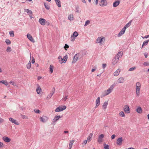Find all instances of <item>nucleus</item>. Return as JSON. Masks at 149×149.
Listing matches in <instances>:
<instances>
[{
    "label": "nucleus",
    "mask_w": 149,
    "mask_h": 149,
    "mask_svg": "<svg viewBox=\"0 0 149 149\" xmlns=\"http://www.w3.org/2000/svg\"><path fill=\"white\" fill-rule=\"evenodd\" d=\"M114 86V84L111 85L107 90L104 91L102 94L101 97L108 95L111 93L113 89Z\"/></svg>",
    "instance_id": "nucleus-1"
},
{
    "label": "nucleus",
    "mask_w": 149,
    "mask_h": 149,
    "mask_svg": "<svg viewBox=\"0 0 149 149\" xmlns=\"http://www.w3.org/2000/svg\"><path fill=\"white\" fill-rule=\"evenodd\" d=\"M105 40L104 37L101 36L98 37L96 40L95 42L96 43L100 44L101 45L104 43Z\"/></svg>",
    "instance_id": "nucleus-2"
},
{
    "label": "nucleus",
    "mask_w": 149,
    "mask_h": 149,
    "mask_svg": "<svg viewBox=\"0 0 149 149\" xmlns=\"http://www.w3.org/2000/svg\"><path fill=\"white\" fill-rule=\"evenodd\" d=\"M136 94L138 96L140 95V89L141 88V84L139 82H137L135 85Z\"/></svg>",
    "instance_id": "nucleus-3"
},
{
    "label": "nucleus",
    "mask_w": 149,
    "mask_h": 149,
    "mask_svg": "<svg viewBox=\"0 0 149 149\" xmlns=\"http://www.w3.org/2000/svg\"><path fill=\"white\" fill-rule=\"evenodd\" d=\"M78 33L77 31L74 32L71 36L70 38L71 41H74L75 38L78 36Z\"/></svg>",
    "instance_id": "nucleus-4"
},
{
    "label": "nucleus",
    "mask_w": 149,
    "mask_h": 149,
    "mask_svg": "<svg viewBox=\"0 0 149 149\" xmlns=\"http://www.w3.org/2000/svg\"><path fill=\"white\" fill-rule=\"evenodd\" d=\"M66 108V106H61L57 107L55 109V111L56 112L61 111L65 109Z\"/></svg>",
    "instance_id": "nucleus-5"
},
{
    "label": "nucleus",
    "mask_w": 149,
    "mask_h": 149,
    "mask_svg": "<svg viewBox=\"0 0 149 149\" xmlns=\"http://www.w3.org/2000/svg\"><path fill=\"white\" fill-rule=\"evenodd\" d=\"M123 110L124 112L126 113H130V110L129 107L127 105H125L124 106Z\"/></svg>",
    "instance_id": "nucleus-6"
},
{
    "label": "nucleus",
    "mask_w": 149,
    "mask_h": 149,
    "mask_svg": "<svg viewBox=\"0 0 149 149\" xmlns=\"http://www.w3.org/2000/svg\"><path fill=\"white\" fill-rule=\"evenodd\" d=\"M100 5L102 7L106 6L107 5V2L106 0H101L100 1Z\"/></svg>",
    "instance_id": "nucleus-7"
},
{
    "label": "nucleus",
    "mask_w": 149,
    "mask_h": 149,
    "mask_svg": "<svg viewBox=\"0 0 149 149\" xmlns=\"http://www.w3.org/2000/svg\"><path fill=\"white\" fill-rule=\"evenodd\" d=\"M104 136V135L103 134H101L98 136L97 141L99 143H101L102 142Z\"/></svg>",
    "instance_id": "nucleus-8"
},
{
    "label": "nucleus",
    "mask_w": 149,
    "mask_h": 149,
    "mask_svg": "<svg viewBox=\"0 0 149 149\" xmlns=\"http://www.w3.org/2000/svg\"><path fill=\"white\" fill-rule=\"evenodd\" d=\"M40 121L43 122L45 123L48 120V118L45 116H43L40 118Z\"/></svg>",
    "instance_id": "nucleus-9"
},
{
    "label": "nucleus",
    "mask_w": 149,
    "mask_h": 149,
    "mask_svg": "<svg viewBox=\"0 0 149 149\" xmlns=\"http://www.w3.org/2000/svg\"><path fill=\"white\" fill-rule=\"evenodd\" d=\"M39 22L42 25H45L46 23H47V21L45 19L43 18H40L39 20Z\"/></svg>",
    "instance_id": "nucleus-10"
},
{
    "label": "nucleus",
    "mask_w": 149,
    "mask_h": 149,
    "mask_svg": "<svg viewBox=\"0 0 149 149\" xmlns=\"http://www.w3.org/2000/svg\"><path fill=\"white\" fill-rule=\"evenodd\" d=\"M79 56V54H76L74 56L73 59L72 61V63H75L76 62V61H77V60L78 59Z\"/></svg>",
    "instance_id": "nucleus-11"
},
{
    "label": "nucleus",
    "mask_w": 149,
    "mask_h": 149,
    "mask_svg": "<svg viewBox=\"0 0 149 149\" xmlns=\"http://www.w3.org/2000/svg\"><path fill=\"white\" fill-rule=\"evenodd\" d=\"M2 139L3 141L6 143H9L10 141L11 140V139L10 138L6 136H4L2 138Z\"/></svg>",
    "instance_id": "nucleus-12"
},
{
    "label": "nucleus",
    "mask_w": 149,
    "mask_h": 149,
    "mask_svg": "<svg viewBox=\"0 0 149 149\" xmlns=\"http://www.w3.org/2000/svg\"><path fill=\"white\" fill-rule=\"evenodd\" d=\"M125 81V79L123 77H120L117 80L118 84L123 83Z\"/></svg>",
    "instance_id": "nucleus-13"
},
{
    "label": "nucleus",
    "mask_w": 149,
    "mask_h": 149,
    "mask_svg": "<svg viewBox=\"0 0 149 149\" xmlns=\"http://www.w3.org/2000/svg\"><path fill=\"white\" fill-rule=\"evenodd\" d=\"M123 139L122 137H120L117 140V144L118 145H121L122 144Z\"/></svg>",
    "instance_id": "nucleus-14"
},
{
    "label": "nucleus",
    "mask_w": 149,
    "mask_h": 149,
    "mask_svg": "<svg viewBox=\"0 0 149 149\" xmlns=\"http://www.w3.org/2000/svg\"><path fill=\"white\" fill-rule=\"evenodd\" d=\"M96 105L95 108H97L100 104V98L99 97H98L95 101Z\"/></svg>",
    "instance_id": "nucleus-15"
},
{
    "label": "nucleus",
    "mask_w": 149,
    "mask_h": 149,
    "mask_svg": "<svg viewBox=\"0 0 149 149\" xmlns=\"http://www.w3.org/2000/svg\"><path fill=\"white\" fill-rule=\"evenodd\" d=\"M26 36L27 38L29 39V40L31 42H35L34 39H33L31 35L29 33H28L27 34Z\"/></svg>",
    "instance_id": "nucleus-16"
},
{
    "label": "nucleus",
    "mask_w": 149,
    "mask_h": 149,
    "mask_svg": "<svg viewBox=\"0 0 149 149\" xmlns=\"http://www.w3.org/2000/svg\"><path fill=\"white\" fill-rule=\"evenodd\" d=\"M123 53L122 52H119L115 56L116 58L117 59H119V58H121L123 54Z\"/></svg>",
    "instance_id": "nucleus-17"
},
{
    "label": "nucleus",
    "mask_w": 149,
    "mask_h": 149,
    "mask_svg": "<svg viewBox=\"0 0 149 149\" xmlns=\"http://www.w3.org/2000/svg\"><path fill=\"white\" fill-rule=\"evenodd\" d=\"M9 120L12 123H13L15 125H19L18 123L15 119H14L12 118H9Z\"/></svg>",
    "instance_id": "nucleus-18"
},
{
    "label": "nucleus",
    "mask_w": 149,
    "mask_h": 149,
    "mask_svg": "<svg viewBox=\"0 0 149 149\" xmlns=\"http://www.w3.org/2000/svg\"><path fill=\"white\" fill-rule=\"evenodd\" d=\"M24 10L25 12L27 13L31 18L32 17L31 16H32V12L31 10L28 9H24Z\"/></svg>",
    "instance_id": "nucleus-19"
},
{
    "label": "nucleus",
    "mask_w": 149,
    "mask_h": 149,
    "mask_svg": "<svg viewBox=\"0 0 149 149\" xmlns=\"http://www.w3.org/2000/svg\"><path fill=\"white\" fill-rule=\"evenodd\" d=\"M120 71L121 70L120 69H118L116 71L114 72L113 74V75L115 76H117L119 75Z\"/></svg>",
    "instance_id": "nucleus-20"
},
{
    "label": "nucleus",
    "mask_w": 149,
    "mask_h": 149,
    "mask_svg": "<svg viewBox=\"0 0 149 149\" xmlns=\"http://www.w3.org/2000/svg\"><path fill=\"white\" fill-rule=\"evenodd\" d=\"M120 2V0H117L116 1L113 2V6L114 7H116L118 6Z\"/></svg>",
    "instance_id": "nucleus-21"
},
{
    "label": "nucleus",
    "mask_w": 149,
    "mask_h": 149,
    "mask_svg": "<svg viewBox=\"0 0 149 149\" xmlns=\"http://www.w3.org/2000/svg\"><path fill=\"white\" fill-rule=\"evenodd\" d=\"M125 31V28H123L119 33L118 34V37H120L123 34Z\"/></svg>",
    "instance_id": "nucleus-22"
},
{
    "label": "nucleus",
    "mask_w": 149,
    "mask_h": 149,
    "mask_svg": "<svg viewBox=\"0 0 149 149\" xmlns=\"http://www.w3.org/2000/svg\"><path fill=\"white\" fill-rule=\"evenodd\" d=\"M136 111L139 114H141L142 112V109L140 107H137Z\"/></svg>",
    "instance_id": "nucleus-23"
},
{
    "label": "nucleus",
    "mask_w": 149,
    "mask_h": 149,
    "mask_svg": "<svg viewBox=\"0 0 149 149\" xmlns=\"http://www.w3.org/2000/svg\"><path fill=\"white\" fill-rule=\"evenodd\" d=\"M93 134L92 133H90L87 138V141L88 142L90 141L91 140L93 136Z\"/></svg>",
    "instance_id": "nucleus-24"
},
{
    "label": "nucleus",
    "mask_w": 149,
    "mask_h": 149,
    "mask_svg": "<svg viewBox=\"0 0 149 149\" xmlns=\"http://www.w3.org/2000/svg\"><path fill=\"white\" fill-rule=\"evenodd\" d=\"M108 104V103L107 101H105L104 102L102 105V108L103 109H106Z\"/></svg>",
    "instance_id": "nucleus-25"
},
{
    "label": "nucleus",
    "mask_w": 149,
    "mask_h": 149,
    "mask_svg": "<svg viewBox=\"0 0 149 149\" xmlns=\"http://www.w3.org/2000/svg\"><path fill=\"white\" fill-rule=\"evenodd\" d=\"M54 69V66L52 65H50L49 68V71L50 72V73L52 74L53 73Z\"/></svg>",
    "instance_id": "nucleus-26"
},
{
    "label": "nucleus",
    "mask_w": 149,
    "mask_h": 149,
    "mask_svg": "<svg viewBox=\"0 0 149 149\" xmlns=\"http://www.w3.org/2000/svg\"><path fill=\"white\" fill-rule=\"evenodd\" d=\"M118 59H117V58H116L115 56L114 58L112 60V63L113 64V65L116 64L118 61Z\"/></svg>",
    "instance_id": "nucleus-27"
},
{
    "label": "nucleus",
    "mask_w": 149,
    "mask_h": 149,
    "mask_svg": "<svg viewBox=\"0 0 149 149\" xmlns=\"http://www.w3.org/2000/svg\"><path fill=\"white\" fill-rule=\"evenodd\" d=\"M58 61L60 63L62 64V63H63L61 56H59L58 57Z\"/></svg>",
    "instance_id": "nucleus-28"
},
{
    "label": "nucleus",
    "mask_w": 149,
    "mask_h": 149,
    "mask_svg": "<svg viewBox=\"0 0 149 149\" xmlns=\"http://www.w3.org/2000/svg\"><path fill=\"white\" fill-rule=\"evenodd\" d=\"M42 90L41 88L39 86H38L36 89V92L38 94H40V93Z\"/></svg>",
    "instance_id": "nucleus-29"
},
{
    "label": "nucleus",
    "mask_w": 149,
    "mask_h": 149,
    "mask_svg": "<svg viewBox=\"0 0 149 149\" xmlns=\"http://www.w3.org/2000/svg\"><path fill=\"white\" fill-rule=\"evenodd\" d=\"M74 142V140H71L70 141L69 145V149H71Z\"/></svg>",
    "instance_id": "nucleus-30"
},
{
    "label": "nucleus",
    "mask_w": 149,
    "mask_h": 149,
    "mask_svg": "<svg viewBox=\"0 0 149 149\" xmlns=\"http://www.w3.org/2000/svg\"><path fill=\"white\" fill-rule=\"evenodd\" d=\"M61 117L60 116H56L54 117V119H53L54 122H56Z\"/></svg>",
    "instance_id": "nucleus-31"
},
{
    "label": "nucleus",
    "mask_w": 149,
    "mask_h": 149,
    "mask_svg": "<svg viewBox=\"0 0 149 149\" xmlns=\"http://www.w3.org/2000/svg\"><path fill=\"white\" fill-rule=\"evenodd\" d=\"M68 56L67 55H66L64 56L62 58L63 61V63H65L67 60Z\"/></svg>",
    "instance_id": "nucleus-32"
},
{
    "label": "nucleus",
    "mask_w": 149,
    "mask_h": 149,
    "mask_svg": "<svg viewBox=\"0 0 149 149\" xmlns=\"http://www.w3.org/2000/svg\"><path fill=\"white\" fill-rule=\"evenodd\" d=\"M119 115L121 117H125V115L123 111H120L119 113Z\"/></svg>",
    "instance_id": "nucleus-33"
},
{
    "label": "nucleus",
    "mask_w": 149,
    "mask_h": 149,
    "mask_svg": "<svg viewBox=\"0 0 149 149\" xmlns=\"http://www.w3.org/2000/svg\"><path fill=\"white\" fill-rule=\"evenodd\" d=\"M68 19L70 20H72L73 19V15L72 14H70L68 16Z\"/></svg>",
    "instance_id": "nucleus-34"
},
{
    "label": "nucleus",
    "mask_w": 149,
    "mask_h": 149,
    "mask_svg": "<svg viewBox=\"0 0 149 149\" xmlns=\"http://www.w3.org/2000/svg\"><path fill=\"white\" fill-rule=\"evenodd\" d=\"M149 42V40H146L144 41L143 42V44H142V48L143 46L146 45L148 44Z\"/></svg>",
    "instance_id": "nucleus-35"
},
{
    "label": "nucleus",
    "mask_w": 149,
    "mask_h": 149,
    "mask_svg": "<svg viewBox=\"0 0 149 149\" xmlns=\"http://www.w3.org/2000/svg\"><path fill=\"white\" fill-rule=\"evenodd\" d=\"M131 24V21H130L123 28H125V29L126 30L127 27H129L130 25Z\"/></svg>",
    "instance_id": "nucleus-36"
},
{
    "label": "nucleus",
    "mask_w": 149,
    "mask_h": 149,
    "mask_svg": "<svg viewBox=\"0 0 149 149\" xmlns=\"http://www.w3.org/2000/svg\"><path fill=\"white\" fill-rule=\"evenodd\" d=\"M31 63L30 61L26 65V67L28 69H30L31 68Z\"/></svg>",
    "instance_id": "nucleus-37"
},
{
    "label": "nucleus",
    "mask_w": 149,
    "mask_h": 149,
    "mask_svg": "<svg viewBox=\"0 0 149 149\" xmlns=\"http://www.w3.org/2000/svg\"><path fill=\"white\" fill-rule=\"evenodd\" d=\"M55 2L58 6L59 7H60L61 6L60 1L59 0H58L55 1Z\"/></svg>",
    "instance_id": "nucleus-38"
},
{
    "label": "nucleus",
    "mask_w": 149,
    "mask_h": 149,
    "mask_svg": "<svg viewBox=\"0 0 149 149\" xmlns=\"http://www.w3.org/2000/svg\"><path fill=\"white\" fill-rule=\"evenodd\" d=\"M0 83H2L5 84V85H6V86H7L8 85V83L6 81H0Z\"/></svg>",
    "instance_id": "nucleus-39"
},
{
    "label": "nucleus",
    "mask_w": 149,
    "mask_h": 149,
    "mask_svg": "<svg viewBox=\"0 0 149 149\" xmlns=\"http://www.w3.org/2000/svg\"><path fill=\"white\" fill-rule=\"evenodd\" d=\"M5 42L7 45H9L11 44V41L8 39H6L5 40Z\"/></svg>",
    "instance_id": "nucleus-40"
},
{
    "label": "nucleus",
    "mask_w": 149,
    "mask_h": 149,
    "mask_svg": "<svg viewBox=\"0 0 149 149\" xmlns=\"http://www.w3.org/2000/svg\"><path fill=\"white\" fill-rule=\"evenodd\" d=\"M9 34L10 36L11 37H13L14 36V34L13 31H11L10 32Z\"/></svg>",
    "instance_id": "nucleus-41"
},
{
    "label": "nucleus",
    "mask_w": 149,
    "mask_h": 149,
    "mask_svg": "<svg viewBox=\"0 0 149 149\" xmlns=\"http://www.w3.org/2000/svg\"><path fill=\"white\" fill-rule=\"evenodd\" d=\"M21 116L22 118L23 119H27L28 118V116H25V115H21Z\"/></svg>",
    "instance_id": "nucleus-42"
},
{
    "label": "nucleus",
    "mask_w": 149,
    "mask_h": 149,
    "mask_svg": "<svg viewBox=\"0 0 149 149\" xmlns=\"http://www.w3.org/2000/svg\"><path fill=\"white\" fill-rule=\"evenodd\" d=\"M44 4L45 7L47 9L49 10V9L50 7L48 5L46 4L45 3H44Z\"/></svg>",
    "instance_id": "nucleus-43"
},
{
    "label": "nucleus",
    "mask_w": 149,
    "mask_h": 149,
    "mask_svg": "<svg viewBox=\"0 0 149 149\" xmlns=\"http://www.w3.org/2000/svg\"><path fill=\"white\" fill-rule=\"evenodd\" d=\"M11 48L10 47H8L6 49V51L7 52H10L11 51Z\"/></svg>",
    "instance_id": "nucleus-44"
},
{
    "label": "nucleus",
    "mask_w": 149,
    "mask_h": 149,
    "mask_svg": "<svg viewBox=\"0 0 149 149\" xmlns=\"http://www.w3.org/2000/svg\"><path fill=\"white\" fill-rule=\"evenodd\" d=\"M135 69H136V67H132V68H130L128 70L129 71H132L134 70Z\"/></svg>",
    "instance_id": "nucleus-45"
},
{
    "label": "nucleus",
    "mask_w": 149,
    "mask_h": 149,
    "mask_svg": "<svg viewBox=\"0 0 149 149\" xmlns=\"http://www.w3.org/2000/svg\"><path fill=\"white\" fill-rule=\"evenodd\" d=\"M90 22V21L89 20H87L86 21L85 24L84 26H86L88 25Z\"/></svg>",
    "instance_id": "nucleus-46"
},
{
    "label": "nucleus",
    "mask_w": 149,
    "mask_h": 149,
    "mask_svg": "<svg viewBox=\"0 0 149 149\" xmlns=\"http://www.w3.org/2000/svg\"><path fill=\"white\" fill-rule=\"evenodd\" d=\"M109 146L108 145H105L104 149H109Z\"/></svg>",
    "instance_id": "nucleus-47"
},
{
    "label": "nucleus",
    "mask_w": 149,
    "mask_h": 149,
    "mask_svg": "<svg viewBox=\"0 0 149 149\" xmlns=\"http://www.w3.org/2000/svg\"><path fill=\"white\" fill-rule=\"evenodd\" d=\"M69 47V46L66 44H65L64 48L65 50H67V49Z\"/></svg>",
    "instance_id": "nucleus-48"
},
{
    "label": "nucleus",
    "mask_w": 149,
    "mask_h": 149,
    "mask_svg": "<svg viewBox=\"0 0 149 149\" xmlns=\"http://www.w3.org/2000/svg\"><path fill=\"white\" fill-rule=\"evenodd\" d=\"M9 83L13 85V86H16V84L14 81H10V82Z\"/></svg>",
    "instance_id": "nucleus-49"
},
{
    "label": "nucleus",
    "mask_w": 149,
    "mask_h": 149,
    "mask_svg": "<svg viewBox=\"0 0 149 149\" xmlns=\"http://www.w3.org/2000/svg\"><path fill=\"white\" fill-rule=\"evenodd\" d=\"M3 142H0V148H3Z\"/></svg>",
    "instance_id": "nucleus-50"
},
{
    "label": "nucleus",
    "mask_w": 149,
    "mask_h": 149,
    "mask_svg": "<svg viewBox=\"0 0 149 149\" xmlns=\"http://www.w3.org/2000/svg\"><path fill=\"white\" fill-rule=\"evenodd\" d=\"M143 65L145 66H148L149 65V63L148 62H145L143 63Z\"/></svg>",
    "instance_id": "nucleus-51"
},
{
    "label": "nucleus",
    "mask_w": 149,
    "mask_h": 149,
    "mask_svg": "<svg viewBox=\"0 0 149 149\" xmlns=\"http://www.w3.org/2000/svg\"><path fill=\"white\" fill-rule=\"evenodd\" d=\"M67 96H65L63 98L62 100L64 101H65L67 99Z\"/></svg>",
    "instance_id": "nucleus-52"
},
{
    "label": "nucleus",
    "mask_w": 149,
    "mask_h": 149,
    "mask_svg": "<svg viewBox=\"0 0 149 149\" xmlns=\"http://www.w3.org/2000/svg\"><path fill=\"white\" fill-rule=\"evenodd\" d=\"M149 37V35H146V36H145L144 37H143V36H142V38H143V39H144V38H148V37Z\"/></svg>",
    "instance_id": "nucleus-53"
},
{
    "label": "nucleus",
    "mask_w": 149,
    "mask_h": 149,
    "mask_svg": "<svg viewBox=\"0 0 149 149\" xmlns=\"http://www.w3.org/2000/svg\"><path fill=\"white\" fill-rule=\"evenodd\" d=\"M35 112L37 113H40V111L38 109L36 110H34Z\"/></svg>",
    "instance_id": "nucleus-54"
},
{
    "label": "nucleus",
    "mask_w": 149,
    "mask_h": 149,
    "mask_svg": "<svg viewBox=\"0 0 149 149\" xmlns=\"http://www.w3.org/2000/svg\"><path fill=\"white\" fill-rule=\"evenodd\" d=\"M116 136L115 134H113L111 136V138L112 139H114Z\"/></svg>",
    "instance_id": "nucleus-55"
},
{
    "label": "nucleus",
    "mask_w": 149,
    "mask_h": 149,
    "mask_svg": "<svg viewBox=\"0 0 149 149\" xmlns=\"http://www.w3.org/2000/svg\"><path fill=\"white\" fill-rule=\"evenodd\" d=\"M35 61L33 57H32V61H31V63H35Z\"/></svg>",
    "instance_id": "nucleus-56"
},
{
    "label": "nucleus",
    "mask_w": 149,
    "mask_h": 149,
    "mask_svg": "<svg viewBox=\"0 0 149 149\" xmlns=\"http://www.w3.org/2000/svg\"><path fill=\"white\" fill-rule=\"evenodd\" d=\"M107 66V65L106 64H102V68L104 69V68Z\"/></svg>",
    "instance_id": "nucleus-57"
},
{
    "label": "nucleus",
    "mask_w": 149,
    "mask_h": 149,
    "mask_svg": "<svg viewBox=\"0 0 149 149\" xmlns=\"http://www.w3.org/2000/svg\"><path fill=\"white\" fill-rule=\"evenodd\" d=\"M4 122V120L2 118H0V123H2Z\"/></svg>",
    "instance_id": "nucleus-58"
},
{
    "label": "nucleus",
    "mask_w": 149,
    "mask_h": 149,
    "mask_svg": "<svg viewBox=\"0 0 149 149\" xmlns=\"http://www.w3.org/2000/svg\"><path fill=\"white\" fill-rule=\"evenodd\" d=\"M87 141L86 140H85L83 141V143L86 145L87 143Z\"/></svg>",
    "instance_id": "nucleus-59"
},
{
    "label": "nucleus",
    "mask_w": 149,
    "mask_h": 149,
    "mask_svg": "<svg viewBox=\"0 0 149 149\" xmlns=\"http://www.w3.org/2000/svg\"><path fill=\"white\" fill-rule=\"evenodd\" d=\"M94 1L95 2V3L96 4H97L98 2V0H94Z\"/></svg>",
    "instance_id": "nucleus-60"
},
{
    "label": "nucleus",
    "mask_w": 149,
    "mask_h": 149,
    "mask_svg": "<svg viewBox=\"0 0 149 149\" xmlns=\"http://www.w3.org/2000/svg\"><path fill=\"white\" fill-rule=\"evenodd\" d=\"M42 78V77L40 76H38V79L39 80L41 79Z\"/></svg>",
    "instance_id": "nucleus-61"
},
{
    "label": "nucleus",
    "mask_w": 149,
    "mask_h": 149,
    "mask_svg": "<svg viewBox=\"0 0 149 149\" xmlns=\"http://www.w3.org/2000/svg\"><path fill=\"white\" fill-rule=\"evenodd\" d=\"M95 70V69H93L91 70L92 72H93Z\"/></svg>",
    "instance_id": "nucleus-62"
},
{
    "label": "nucleus",
    "mask_w": 149,
    "mask_h": 149,
    "mask_svg": "<svg viewBox=\"0 0 149 149\" xmlns=\"http://www.w3.org/2000/svg\"><path fill=\"white\" fill-rule=\"evenodd\" d=\"M64 133H68V131H64Z\"/></svg>",
    "instance_id": "nucleus-63"
},
{
    "label": "nucleus",
    "mask_w": 149,
    "mask_h": 149,
    "mask_svg": "<svg viewBox=\"0 0 149 149\" xmlns=\"http://www.w3.org/2000/svg\"><path fill=\"white\" fill-rule=\"evenodd\" d=\"M82 2L84 3H86V1L85 0H81Z\"/></svg>",
    "instance_id": "nucleus-64"
}]
</instances>
